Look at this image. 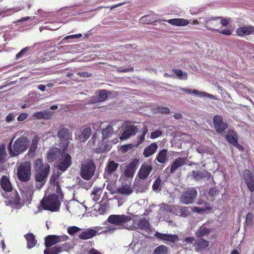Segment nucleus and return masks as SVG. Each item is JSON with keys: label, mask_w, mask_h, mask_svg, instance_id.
I'll return each instance as SVG.
<instances>
[{"label": "nucleus", "mask_w": 254, "mask_h": 254, "mask_svg": "<svg viewBox=\"0 0 254 254\" xmlns=\"http://www.w3.org/2000/svg\"><path fill=\"white\" fill-rule=\"evenodd\" d=\"M14 137L9 142L7 150L10 157L18 156L25 151L29 143L28 138L24 135H21L13 141Z\"/></svg>", "instance_id": "f257e3e1"}, {"label": "nucleus", "mask_w": 254, "mask_h": 254, "mask_svg": "<svg viewBox=\"0 0 254 254\" xmlns=\"http://www.w3.org/2000/svg\"><path fill=\"white\" fill-rule=\"evenodd\" d=\"M40 203L44 210L52 212L59 211L61 204L58 196L56 194L44 196Z\"/></svg>", "instance_id": "f03ea898"}, {"label": "nucleus", "mask_w": 254, "mask_h": 254, "mask_svg": "<svg viewBox=\"0 0 254 254\" xmlns=\"http://www.w3.org/2000/svg\"><path fill=\"white\" fill-rule=\"evenodd\" d=\"M17 176L19 181L28 182L31 176V165L30 162L26 161L21 163L17 169Z\"/></svg>", "instance_id": "7ed1b4c3"}, {"label": "nucleus", "mask_w": 254, "mask_h": 254, "mask_svg": "<svg viewBox=\"0 0 254 254\" xmlns=\"http://www.w3.org/2000/svg\"><path fill=\"white\" fill-rule=\"evenodd\" d=\"M95 168V163L92 160L84 161L81 166V177L86 180H90L94 174Z\"/></svg>", "instance_id": "20e7f679"}, {"label": "nucleus", "mask_w": 254, "mask_h": 254, "mask_svg": "<svg viewBox=\"0 0 254 254\" xmlns=\"http://www.w3.org/2000/svg\"><path fill=\"white\" fill-rule=\"evenodd\" d=\"M70 131L67 128L61 126L57 131V136L59 138L60 146L63 151H66L69 143Z\"/></svg>", "instance_id": "39448f33"}, {"label": "nucleus", "mask_w": 254, "mask_h": 254, "mask_svg": "<svg viewBox=\"0 0 254 254\" xmlns=\"http://www.w3.org/2000/svg\"><path fill=\"white\" fill-rule=\"evenodd\" d=\"M139 130V127L135 126L131 122L126 121L124 125V131L121 134V140L127 139L130 136L134 135Z\"/></svg>", "instance_id": "423d86ee"}, {"label": "nucleus", "mask_w": 254, "mask_h": 254, "mask_svg": "<svg viewBox=\"0 0 254 254\" xmlns=\"http://www.w3.org/2000/svg\"><path fill=\"white\" fill-rule=\"evenodd\" d=\"M200 22L208 30L212 31L217 32L218 29L217 27L219 26L218 16L200 17Z\"/></svg>", "instance_id": "0eeeda50"}, {"label": "nucleus", "mask_w": 254, "mask_h": 254, "mask_svg": "<svg viewBox=\"0 0 254 254\" xmlns=\"http://www.w3.org/2000/svg\"><path fill=\"white\" fill-rule=\"evenodd\" d=\"M131 219V217L129 216L112 214L108 217L107 221L110 223L120 226L127 223L128 221H130Z\"/></svg>", "instance_id": "6e6552de"}, {"label": "nucleus", "mask_w": 254, "mask_h": 254, "mask_svg": "<svg viewBox=\"0 0 254 254\" xmlns=\"http://www.w3.org/2000/svg\"><path fill=\"white\" fill-rule=\"evenodd\" d=\"M197 194L195 188H189L186 190L181 196V201L186 204L192 203Z\"/></svg>", "instance_id": "1a4fd4ad"}, {"label": "nucleus", "mask_w": 254, "mask_h": 254, "mask_svg": "<svg viewBox=\"0 0 254 254\" xmlns=\"http://www.w3.org/2000/svg\"><path fill=\"white\" fill-rule=\"evenodd\" d=\"M213 121L216 131L222 135L228 127V124L223 122L221 116L218 115L213 117Z\"/></svg>", "instance_id": "9d476101"}, {"label": "nucleus", "mask_w": 254, "mask_h": 254, "mask_svg": "<svg viewBox=\"0 0 254 254\" xmlns=\"http://www.w3.org/2000/svg\"><path fill=\"white\" fill-rule=\"evenodd\" d=\"M62 150L61 158L59 160L58 168L62 172L65 171L71 164V157L70 155Z\"/></svg>", "instance_id": "9b49d317"}, {"label": "nucleus", "mask_w": 254, "mask_h": 254, "mask_svg": "<svg viewBox=\"0 0 254 254\" xmlns=\"http://www.w3.org/2000/svg\"><path fill=\"white\" fill-rule=\"evenodd\" d=\"M50 171V165H47L43 170L35 171V180L40 183V188L44 186L47 181V178Z\"/></svg>", "instance_id": "f8f14e48"}, {"label": "nucleus", "mask_w": 254, "mask_h": 254, "mask_svg": "<svg viewBox=\"0 0 254 254\" xmlns=\"http://www.w3.org/2000/svg\"><path fill=\"white\" fill-rule=\"evenodd\" d=\"M67 239L68 236L66 235H49L45 239V245L46 248H49L59 242L65 241Z\"/></svg>", "instance_id": "ddd939ff"}, {"label": "nucleus", "mask_w": 254, "mask_h": 254, "mask_svg": "<svg viewBox=\"0 0 254 254\" xmlns=\"http://www.w3.org/2000/svg\"><path fill=\"white\" fill-rule=\"evenodd\" d=\"M153 169L151 161L147 162L142 164L138 173L139 179L143 180L147 178Z\"/></svg>", "instance_id": "4468645a"}, {"label": "nucleus", "mask_w": 254, "mask_h": 254, "mask_svg": "<svg viewBox=\"0 0 254 254\" xmlns=\"http://www.w3.org/2000/svg\"><path fill=\"white\" fill-rule=\"evenodd\" d=\"M243 179L247 187L252 192L254 191V174L250 170L246 169L243 173Z\"/></svg>", "instance_id": "2eb2a0df"}, {"label": "nucleus", "mask_w": 254, "mask_h": 254, "mask_svg": "<svg viewBox=\"0 0 254 254\" xmlns=\"http://www.w3.org/2000/svg\"><path fill=\"white\" fill-rule=\"evenodd\" d=\"M139 161L137 159H134L127 166L124 171V175L125 177L132 178L137 168Z\"/></svg>", "instance_id": "dca6fc26"}, {"label": "nucleus", "mask_w": 254, "mask_h": 254, "mask_svg": "<svg viewBox=\"0 0 254 254\" xmlns=\"http://www.w3.org/2000/svg\"><path fill=\"white\" fill-rule=\"evenodd\" d=\"M154 235L157 238L164 242L176 243L179 240V238L176 234H168L156 232Z\"/></svg>", "instance_id": "f3484780"}, {"label": "nucleus", "mask_w": 254, "mask_h": 254, "mask_svg": "<svg viewBox=\"0 0 254 254\" xmlns=\"http://www.w3.org/2000/svg\"><path fill=\"white\" fill-rule=\"evenodd\" d=\"M192 176L195 180L198 181L202 179H206L207 181L212 179V176L210 173L207 170L192 171Z\"/></svg>", "instance_id": "a211bd4d"}, {"label": "nucleus", "mask_w": 254, "mask_h": 254, "mask_svg": "<svg viewBox=\"0 0 254 254\" xmlns=\"http://www.w3.org/2000/svg\"><path fill=\"white\" fill-rule=\"evenodd\" d=\"M61 154V151L57 147H52L50 148L47 153L46 158L49 163H52L57 159Z\"/></svg>", "instance_id": "6ab92c4d"}, {"label": "nucleus", "mask_w": 254, "mask_h": 254, "mask_svg": "<svg viewBox=\"0 0 254 254\" xmlns=\"http://www.w3.org/2000/svg\"><path fill=\"white\" fill-rule=\"evenodd\" d=\"M236 35L240 37H244L254 34V26L253 25H247L239 27L236 30Z\"/></svg>", "instance_id": "aec40b11"}, {"label": "nucleus", "mask_w": 254, "mask_h": 254, "mask_svg": "<svg viewBox=\"0 0 254 254\" xmlns=\"http://www.w3.org/2000/svg\"><path fill=\"white\" fill-rule=\"evenodd\" d=\"M181 91L188 94H194L198 96L208 97L212 99H215L216 98L212 94L207 93L205 92L198 91L196 89H190L188 88H181Z\"/></svg>", "instance_id": "412c9836"}, {"label": "nucleus", "mask_w": 254, "mask_h": 254, "mask_svg": "<svg viewBox=\"0 0 254 254\" xmlns=\"http://www.w3.org/2000/svg\"><path fill=\"white\" fill-rule=\"evenodd\" d=\"M0 185L2 189L5 192H10L13 188L9 178L6 176H2L0 180Z\"/></svg>", "instance_id": "4be33fe9"}, {"label": "nucleus", "mask_w": 254, "mask_h": 254, "mask_svg": "<svg viewBox=\"0 0 254 254\" xmlns=\"http://www.w3.org/2000/svg\"><path fill=\"white\" fill-rule=\"evenodd\" d=\"M169 159L168 150L163 149L157 153L154 161H156L160 164H165Z\"/></svg>", "instance_id": "5701e85b"}, {"label": "nucleus", "mask_w": 254, "mask_h": 254, "mask_svg": "<svg viewBox=\"0 0 254 254\" xmlns=\"http://www.w3.org/2000/svg\"><path fill=\"white\" fill-rule=\"evenodd\" d=\"M186 163V159L179 157L176 158L172 163L170 169V173H174L179 168L184 166Z\"/></svg>", "instance_id": "b1692460"}, {"label": "nucleus", "mask_w": 254, "mask_h": 254, "mask_svg": "<svg viewBox=\"0 0 254 254\" xmlns=\"http://www.w3.org/2000/svg\"><path fill=\"white\" fill-rule=\"evenodd\" d=\"M66 244V243H65L62 244L61 246L47 248L44 250V254H58L65 250Z\"/></svg>", "instance_id": "393cba45"}, {"label": "nucleus", "mask_w": 254, "mask_h": 254, "mask_svg": "<svg viewBox=\"0 0 254 254\" xmlns=\"http://www.w3.org/2000/svg\"><path fill=\"white\" fill-rule=\"evenodd\" d=\"M158 147V145L156 142L152 143L144 148L143 152V156L148 157L154 154L156 152Z\"/></svg>", "instance_id": "a878e982"}, {"label": "nucleus", "mask_w": 254, "mask_h": 254, "mask_svg": "<svg viewBox=\"0 0 254 254\" xmlns=\"http://www.w3.org/2000/svg\"><path fill=\"white\" fill-rule=\"evenodd\" d=\"M209 242L202 238L197 239L194 243V246L197 251L204 250L209 246Z\"/></svg>", "instance_id": "bb28decb"}, {"label": "nucleus", "mask_w": 254, "mask_h": 254, "mask_svg": "<svg viewBox=\"0 0 254 254\" xmlns=\"http://www.w3.org/2000/svg\"><path fill=\"white\" fill-rule=\"evenodd\" d=\"M225 138L230 143L237 146L238 143V136L234 130H229L228 133L225 135Z\"/></svg>", "instance_id": "cd10ccee"}, {"label": "nucleus", "mask_w": 254, "mask_h": 254, "mask_svg": "<svg viewBox=\"0 0 254 254\" xmlns=\"http://www.w3.org/2000/svg\"><path fill=\"white\" fill-rule=\"evenodd\" d=\"M97 232L93 229H88L85 231H82L79 235V238L82 240H87L92 238L95 236Z\"/></svg>", "instance_id": "c85d7f7f"}, {"label": "nucleus", "mask_w": 254, "mask_h": 254, "mask_svg": "<svg viewBox=\"0 0 254 254\" xmlns=\"http://www.w3.org/2000/svg\"><path fill=\"white\" fill-rule=\"evenodd\" d=\"M197 204L199 205H204V206L202 207L197 206L194 207L193 208V211L195 212L201 213L206 210H209L211 208L210 204L205 200L202 201L201 199L198 200Z\"/></svg>", "instance_id": "c756f323"}, {"label": "nucleus", "mask_w": 254, "mask_h": 254, "mask_svg": "<svg viewBox=\"0 0 254 254\" xmlns=\"http://www.w3.org/2000/svg\"><path fill=\"white\" fill-rule=\"evenodd\" d=\"M119 167V164L115 161L109 160L105 168V172L108 175H112L114 173Z\"/></svg>", "instance_id": "7c9ffc66"}, {"label": "nucleus", "mask_w": 254, "mask_h": 254, "mask_svg": "<svg viewBox=\"0 0 254 254\" xmlns=\"http://www.w3.org/2000/svg\"><path fill=\"white\" fill-rule=\"evenodd\" d=\"M114 134L113 125L109 124L105 128L102 129V139H106L111 137Z\"/></svg>", "instance_id": "2f4dec72"}, {"label": "nucleus", "mask_w": 254, "mask_h": 254, "mask_svg": "<svg viewBox=\"0 0 254 254\" xmlns=\"http://www.w3.org/2000/svg\"><path fill=\"white\" fill-rule=\"evenodd\" d=\"M7 199L10 203L14 204L17 206L19 205L20 203V197L17 191H12L9 196L7 197Z\"/></svg>", "instance_id": "473e14b6"}, {"label": "nucleus", "mask_w": 254, "mask_h": 254, "mask_svg": "<svg viewBox=\"0 0 254 254\" xmlns=\"http://www.w3.org/2000/svg\"><path fill=\"white\" fill-rule=\"evenodd\" d=\"M169 23L176 26H186L189 23V20L183 18H174L166 20Z\"/></svg>", "instance_id": "72a5a7b5"}, {"label": "nucleus", "mask_w": 254, "mask_h": 254, "mask_svg": "<svg viewBox=\"0 0 254 254\" xmlns=\"http://www.w3.org/2000/svg\"><path fill=\"white\" fill-rule=\"evenodd\" d=\"M118 192L120 194L128 195L132 193L133 190L130 185L125 184L118 188Z\"/></svg>", "instance_id": "f704fd0d"}, {"label": "nucleus", "mask_w": 254, "mask_h": 254, "mask_svg": "<svg viewBox=\"0 0 254 254\" xmlns=\"http://www.w3.org/2000/svg\"><path fill=\"white\" fill-rule=\"evenodd\" d=\"M157 21L154 15H145L142 16L139 19V22L143 24H149Z\"/></svg>", "instance_id": "c9c22d12"}, {"label": "nucleus", "mask_w": 254, "mask_h": 254, "mask_svg": "<svg viewBox=\"0 0 254 254\" xmlns=\"http://www.w3.org/2000/svg\"><path fill=\"white\" fill-rule=\"evenodd\" d=\"M139 179L135 183L134 188L136 191L138 192H143L147 189V183H145Z\"/></svg>", "instance_id": "e433bc0d"}, {"label": "nucleus", "mask_w": 254, "mask_h": 254, "mask_svg": "<svg viewBox=\"0 0 254 254\" xmlns=\"http://www.w3.org/2000/svg\"><path fill=\"white\" fill-rule=\"evenodd\" d=\"M210 229L207 228L204 225H202L196 232L197 238H201L208 235L210 233Z\"/></svg>", "instance_id": "4c0bfd02"}, {"label": "nucleus", "mask_w": 254, "mask_h": 254, "mask_svg": "<svg viewBox=\"0 0 254 254\" xmlns=\"http://www.w3.org/2000/svg\"><path fill=\"white\" fill-rule=\"evenodd\" d=\"M25 238L27 241V247L28 248H32L36 245L37 240L32 233H29L25 235Z\"/></svg>", "instance_id": "58836bf2"}, {"label": "nucleus", "mask_w": 254, "mask_h": 254, "mask_svg": "<svg viewBox=\"0 0 254 254\" xmlns=\"http://www.w3.org/2000/svg\"><path fill=\"white\" fill-rule=\"evenodd\" d=\"M7 156L5 146L2 144L0 145V162L4 163L6 161Z\"/></svg>", "instance_id": "ea45409f"}, {"label": "nucleus", "mask_w": 254, "mask_h": 254, "mask_svg": "<svg viewBox=\"0 0 254 254\" xmlns=\"http://www.w3.org/2000/svg\"><path fill=\"white\" fill-rule=\"evenodd\" d=\"M21 190L29 195H31L34 192V186L31 183H26L22 187Z\"/></svg>", "instance_id": "a19ab883"}, {"label": "nucleus", "mask_w": 254, "mask_h": 254, "mask_svg": "<svg viewBox=\"0 0 254 254\" xmlns=\"http://www.w3.org/2000/svg\"><path fill=\"white\" fill-rule=\"evenodd\" d=\"M148 132V128L147 126H144L142 128V134L137 136V144L142 143L145 140V135Z\"/></svg>", "instance_id": "79ce46f5"}, {"label": "nucleus", "mask_w": 254, "mask_h": 254, "mask_svg": "<svg viewBox=\"0 0 254 254\" xmlns=\"http://www.w3.org/2000/svg\"><path fill=\"white\" fill-rule=\"evenodd\" d=\"M111 148V145L108 142L103 143L97 148L98 153H103L109 151Z\"/></svg>", "instance_id": "37998d69"}, {"label": "nucleus", "mask_w": 254, "mask_h": 254, "mask_svg": "<svg viewBox=\"0 0 254 254\" xmlns=\"http://www.w3.org/2000/svg\"><path fill=\"white\" fill-rule=\"evenodd\" d=\"M168 248L165 245H160L154 250L153 254H167Z\"/></svg>", "instance_id": "c03bdc74"}, {"label": "nucleus", "mask_w": 254, "mask_h": 254, "mask_svg": "<svg viewBox=\"0 0 254 254\" xmlns=\"http://www.w3.org/2000/svg\"><path fill=\"white\" fill-rule=\"evenodd\" d=\"M254 215L252 212H249L246 217L245 225L249 227L253 226L254 224Z\"/></svg>", "instance_id": "a18cd8bd"}, {"label": "nucleus", "mask_w": 254, "mask_h": 254, "mask_svg": "<svg viewBox=\"0 0 254 254\" xmlns=\"http://www.w3.org/2000/svg\"><path fill=\"white\" fill-rule=\"evenodd\" d=\"M102 191L101 188H95L91 193L92 199L94 201H97L100 198V194Z\"/></svg>", "instance_id": "49530a36"}, {"label": "nucleus", "mask_w": 254, "mask_h": 254, "mask_svg": "<svg viewBox=\"0 0 254 254\" xmlns=\"http://www.w3.org/2000/svg\"><path fill=\"white\" fill-rule=\"evenodd\" d=\"M34 166L35 171L43 170L44 165L43 160L41 158H38L36 159L34 162Z\"/></svg>", "instance_id": "de8ad7c7"}, {"label": "nucleus", "mask_w": 254, "mask_h": 254, "mask_svg": "<svg viewBox=\"0 0 254 254\" xmlns=\"http://www.w3.org/2000/svg\"><path fill=\"white\" fill-rule=\"evenodd\" d=\"M161 178L159 177L154 181L152 186V189L153 191L158 192L159 191L161 190Z\"/></svg>", "instance_id": "09e8293b"}, {"label": "nucleus", "mask_w": 254, "mask_h": 254, "mask_svg": "<svg viewBox=\"0 0 254 254\" xmlns=\"http://www.w3.org/2000/svg\"><path fill=\"white\" fill-rule=\"evenodd\" d=\"M149 222L145 219H142L138 221L137 223L138 228L141 229H146L149 227Z\"/></svg>", "instance_id": "8fccbe9b"}, {"label": "nucleus", "mask_w": 254, "mask_h": 254, "mask_svg": "<svg viewBox=\"0 0 254 254\" xmlns=\"http://www.w3.org/2000/svg\"><path fill=\"white\" fill-rule=\"evenodd\" d=\"M154 111L155 113L168 114L170 113V109L166 107L158 106L154 109Z\"/></svg>", "instance_id": "3c124183"}, {"label": "nucleus", "mask_w": 254, "mask_h": 254, "mask_svg": "<svg viewBox=\"0 0 254 254\" xmlns=\"http://www.w3.org/2000/svg\"><path fill=\"white\" fill-rule=\"evenodd\" d=\"M190 214L189 208L187 207L180 206L179 215L180 216L187 217Z\"/></svg>", "instance_id": "603ef678"}, {"label": "nucleus", "mask_w": 254, "mask_h": 254, "mask_svg": "<svg viewBox=\"0 0 254 254\" xmlns=\"http://www.w3.org/2000/svg\"><path fill=\"white\" fill-rule=\"evenodd\" d=\"M109 207V204L106 202L100 203L98 211L100 214H104Z\"/></svg>", "instance_id": "864d4df0"}, {"label": "nucleus", "mask_w": 254, "mask_h": 254, "mask_svg": "<svg viewBox=\"0 0 254 254\" xmlns=\"http://www.w3.org/2000/svg\"><path fill=\"white\" fill-rule=\"evenodd\" d=\"M91 134V129L90 127L85 128L82 131L81 136L85 140H87Z\"/></svg>", "instance_id": "5fc2aeb1"}, {"label": "nucleus", "mask_w": 254, "mask_h": 254, "mask_svg": "<svg viewBox=\"0 0 254 254\" xmlns=\"http://www.w3.org/2000/svg\"><path fill=\"white\" fill-rule=\"evenodd\" d=\"M173 72L179 77L180 79H187V74L186 73H183L182 70L178 69H174Z\"/></svg>", "instance_id": "6e6d98bb"}, {"label": "nucleus", "mask_w": 254, "mask_h": 254, "mask_svg": "<svg viewBox=\"0 0 254 254\" xmlns=\"http://www.w3.org/2000/svg\"><path fill=\"white\" fill-rule=\"evenodd\" d=\"M98 96L101 102L105 101L108 97L107 91L106 90H99Z\"/></svg>", "instance_id": "4d7b16f0"}, {"label": "nucleus", "mask_w": 254, "mask_h": 254, "mask_svg": "<svg viewBox=\"0 0 254 254\" xmlns=\"http://www.w3.org/2000/svg\"><path fill=\"white\" fill-rule=\"evenodd\" d=\"M180 206H170L167 209V211L176 215H179Z\"/></svg>", "instance_id": "13d9d810"}, {"label": "nucleus", "mask_w": 254, "mask_h": 254, "mask_svg": "<svg viewBox=\"0 0 254 254\" xmlns=\"http://www.w3.org/2000/svg\"><path fill=\"white\" fill-rule=\"evenodd\" d=\"M53 112L50 111H42V119L50 120L53 116Z\"/></svg>", "instance_id": "bf43d9fd"}, {"label": "nucleus", "mask_w": 254, "mask_h": 254, "mask_svg": "<svg viewBox=\"0 0 254 254\" xmlns=\"http://www.w3.org/2000/svg\"><path fill=\"white\" fill-rule=\"evenodd\" d=\"M80 228L76 226H71L67 228V232L70 235H73L80 230Z\"/></svg>", "instance_id": "052dcab7"}, {"label": "nucleus", "mask_w": 254, "mask_h": 254, "mask_svg": "<svg viewBox=\"0 0 254 254\" xmlns=\"http://www.w3.org/2000/svg\"><path fill=\"white\" fill-rule=\"evenodd\" d=\"M218 20H220V23L223 26H227L229 24L230 19L226 18L222 16H218Z\"/></svg>", "instance_id": "680f3d73"}, {"label": "nucleus", "mask_w": 254, "mask_h": 254, "mask_svg": "<svg viewBox=\"0 0 254 254\" xmlns=\"http://www.w3.org/2000/svg\"><path fill=\"white\" fill-rule=\"evenodd\" d=\"M162 134V131L159 129H157L150 134V138L151 139H155L159 136H161Z\"/></svg>", "instance_id": "e2e57ef3"}, {"label": "nucleus", "mask_w": 254, "mask_h": 254, "mask_svg": "<svg viewBox=\"0 0 254 254\" xmlns=\"http://www.w3.org/2000/svg\"><path fill=\"white\" fill-rule=\"evenodd\" d=\"M37 149V147L30 145L27 155L29 157H33L35 154Z\"/></svg>", "instance_id": "0e129e2a"}, {"label": "nucleus", "mask_w": 254, "mask_h": 254, "mask_svg": "<svg viewBox=\"0 0 254 254\" xmlns=\"http://www.w3.org/2000/svg\"><path fill=\"white\" fill-rule=\"evenodd\" d=\"M56 192L58 194V196L59 199H62L64 197V194L62 191V189L59 183H57L56 185Z\"/></svg>", "instance_id": "69168bd1"}, {"label": "nucleus", "mask_w": 254, "mask_h": 254, "mask_svg": "<svg viewBox=\"0 0 254 254\" xmlns=\"http://www.w3.org/2000/svg\"><path fill=\"white\" fill-rule=\"evenodd\" d=\"M39 140H40L39 136L38 135H35L32 140L31 145L33 146H35L37 148L38 147V141H39Z\"/></svg>", "instance_id": "338daca9"}, {"label": "nucleus", "mask_w": 254, "mask_h": 254, "mask_svg": "<svg viewBox=\"0 0 254 254\" xmlns=\"http://www.w3.org/2000/svg\"><path fill=\"white\" fill-rule=\"evenodd\" d=\"M217 32L225 35L230 36L232 34V30L229 29L220 30L218 29Z\"/></svg>", "instance_id": "774afa93"}]
</instances>
